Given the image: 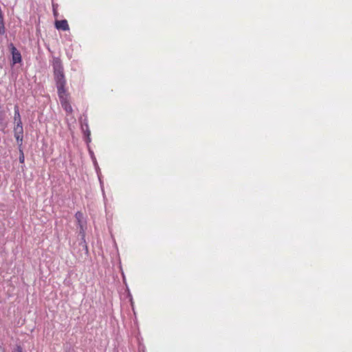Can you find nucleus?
Returning <instances> with one entry per match:
<instances>
[{
  "mask_svg": "<svg viewBox=\"0 0 352 352\" xmlns=\"http://www.w3.org/2000/svg\"><path fill=\"white\" fill-rule=\"evenodd\" d=\"M5 33L4 23H0V34H3Z\"/></svg>",
  "mask_w": 352,
  "mask_h": 352,
  "instance_id": "12",
  "label": "nucleus"
},
{
  "mask_svg": "<svg viewBox=\"0 0 352 352\" xmlns=\"http://www.w3.org/2000/svg\"><path fill=\"white\" fill-rule=\"evenodd\" d=\"M9 48L11 50L13 64L21 63L22 60L21 53L17 50V49L12 43L9 44Z\"/></svg>",
  "mask_w": 352,
  "mask_h": 352,
  "instance_id": "3",
  "label": "nucleus"
},
{
  "mask_svg": "<svg viewBox=\"0 0 352 352\" xmlns=\"http://www.w3.org/2000/svg\"><path fill=\"white\" fill-rule=\"evenodd\" d=\"M89 154L91 155V157L92 159V161L94 162V164L95 166V168L97 170L99 167H98V163H97V161H96V158L94 154V152L91 150H89Z\"/></svg>",
  "mask_w": 352,
  "mask_h": 352,
  "instance_id": "8",
  "label": "nucleus"
},
{
  "mask_svg": "<svg viewBox=\"0 0 352 352\" xmlns=\"http://www.w3.org/2000/svg\"><path fill=\"white\" fill-rule=\"evenodd\" d=\"M52 66L58 94H63L64 91H66L65 88L66 80L63 72V67L60 60L58 58H54Z\"/></svg>",
  "mask_w": 352,
  "mask_h": 352,
  "instance_id": "1",
  "label": "nucleus"
},
{
  "mask_svg": "<svg viewBox=\"0 0 352 352\" xmlns=\"http://www.w3.org/2000/svg\"><path fill=\"white\" fill-rule=\"evenodd\" d=\"M75 217L78 223V225L80 226V233L82 234V236H84V224L82 221L83 219V214L80 212H77L75 214Z\"/></svg>",
  "mask_w": 352,
  "mask_h": 352,
  "instance_id": "4",
  "label": "nucleus"
},
{
  "mask_svg": "<svg viewBox=\"0 0 352 352\" xmlns=\"http://www.w3.org/2000/svg\"><path fill=\"white\" fill-rule=\"evenodd\" d=\"M16 125L14 127V130H19V131L23 130V126H22L21 120H18V121H16Z\"/></svg>",
  "mask_w": 352,
  "mask_h": 352,
  "instance_id": "10",
  "label": "nucleus"
},
{
  "mask_svg": "<svg viewBox=\"0 0 352 352\" xmlns=\"http://www.w3.org/2000/svg\"><path fill=\"white\" fill-rule=\"evenodd\" d=\"M85 135L87 136V140H86L87 142V143L90 142V141H91V139H90V134H91V133H90V131L88 129V126L87 125H86V131H85Z\"/></svg>",
  "mask_w": 352,
  "mask_h": 352,
  "instance_id": "11",
  "label": "nucleus"
},
{
  "mask_svg": "<svg viewBox=\"0 0 352 352\" xmlns=\"http://www.w3.org/2000/svg\"><path fill=\"white\" fill-rule=\"evenodd\" d=\"M59 97V100L60 102V104L63 109L65 110L67 113H72V108L70 105L69 100H68V96L66 94V91H64L63 94H58Z\"/></svg>",
  "mask_w": 352,
  "mask_h": 352,
  "instance_id": "2",
  "label": "nucleus"
},
{
  "mask_svg": "<svg viewBox=\"0 0 352 352\" xmlns=\"http://www.w3.org/2000/svg\"><path fill=\"white\" fill-rule=\"evenodd\" d=\"M21 120V116L18 106L14 107V120L18 121Z\"/></svg>",
  "mask_w": 352,
  "mask_h": 352,
  "instance_id": "7",
  "label": "nucleus"
},
{
  "mask_svg": "<svg viewBox=\"0 0 352 352\" xmlns=\"http://www.w3.org/2000/svg\"><path fill=\"white\" fill-rule=\"evenodd\" d=\"M12 352H23V349L20 346H16V347L12 351Z\"/></svg>",
  "mask_w": 352,
  "mask_h": 352,
  "instance_id": "13",
  "label": "nucleus"
},
{
  "mask_svg": "<svg viewBox=\"0 0 352 352\" xmlns=\"http://www.w3.org/2000/svg\"><path fill=\"white\" fill-rule=\"evenodd\" d=\"M19 153H20V155H19V160L20 163L23 164V163H24V161H25V157H24L23 151L21 149V147H19Z\"/></svg>",
  "mask_w": 352,
  "mask_h": 352,
  "instance_id": "9",
  "label": "nucleus"
},
{
  "mask_svg": "<svg viewBox=\"0 0 352 352\" xmlns=\"http://www.w3.org/2000/svg\"><path fill=\"white\" fill-rule=\"evenodd\" d=\"M14 137L17 143L19 144V147H21L22 142H23V130H14Z\"/></svg>",
  "mask_w": 352,
  "mask_h": 352,
  "instance_id": "5",
  "label": "nucleus"
},
{
  "mask_svg": "<svg viewBox=\"0 0 352 352\" xmlns=\"http://www.w3.org/2000/svg\"><path fill=\"white\" fill-rule=\"evenodd\" d=\"M54 25L58 30L67 31L69 29L68 23H54Z\"/></svg>",
  "mask_w": 352,
  "mask_h": 352,
  "instance_id": "6",
  "label": "nucleus"
},
{
  "mask_svg": "<svg viewBox=\"0 0 352 352\" xmlns=\"http://www.w3.org/2000/svg\"><path fill=\"white\" fill-rule=\"evenodd\" d=\"M55 22H63V23H65V22H67V21L66 20H60V21L56 20Z\"/></svg>",
  "mask_w": 352,
  "mask_h": 352,
  "instance_id": "14",
  "label": "nucleus"
}]
</instances>
